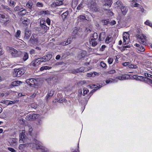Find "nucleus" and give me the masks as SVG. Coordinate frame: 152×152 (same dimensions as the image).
Listing matches in <instances>:
<instances>
[{
	"label": "nucleus",
	"instance_id": "obj_45",
	"mask_svg": "<svg viewBox=\"0 0 152 152\" xmlns=\"http://www.w3.org/2000/svg\"><path fill=\"white\" fill-rule=\"evenodd\" d=\"M72 73L73 74H76L77 73H79L80 71L78 69H74L72 71Z\"/></svg>",
	"mask_w": 152,
	"mask_h": 152
},
{
	"label": "nucleus",
	"instance_id": "obj_42",
	"mask_svg": "<svg viewBox=\"0 0 152 152\" xmlns=\"http://www.w3.org/2000/svg\"><path fill=\"white\" fill-rule=\"evenodd\" d=\"M100 65L103 68H106L107 67L106 64L103 62L101 61L100 63Z\"/></svg>",
	"mask_w": 152,
	"mask_h": 152
},
{
	"label": "nucleus",
	"instance_id": "obj_7",
	"mask_svg": "<svg viewBox=\"0 0 152 152\" xmlns=\"http://www.w3.org/2000/svg\"><path fill=\"white\" fill-rule=\"evenodd\" d=\"M35 81H37L36 80L33 78H30L27 79L26 81V82L30 86H33L35 85Z\"/></svg>",
	"mask_w": 152,
	"mask_h": 152
},
{
	"label": "nucleus",
	"instance_id": "obj_33",
	"mask_svg": "<svg viewBox=\"0 0 152 152\" xmlns=\"http://www.w3.org/2000/svg\"><path fill=\"white\" fill-rule=\"evenodd\" d=\"M115 71L114 69H112L110 71H107L106 72V74H112L115 73Z\"/></svg>",
	"mask_w": 152,
	"mask_h": 152
},
{
	"label": "nucleus",
	"instance_id": "obj_53",
	"mask_svg": "<svg viewBox=\"0 0 152 152\" xmlns=\"http://www.w3.org/2000/svg\"><path fill=\"white\" fill-rule=\"evenodd\" d=\"M30 53L31 55H34L36 53L35 50L33 49H31L30 50Z\"/></svg>",
	"mask_w": 152,
	"mask_h": 152
},
{
	"label": "nucleus",
	"instance_id": "obj_40",
	"mask_svg": "<svg viewBox=\"0 0 152 152\" xmlns=\"http://www.w3.org/2000/svg\"><path fill=\"white\" fill-rule=\"evenodd\" d=\"M131 20L130 17L129 16H127L125 19L124 22L125 23H127L130 22Z\"/></svg>",
	"mask_w": 152,
	"mask_h": 152
},
{
	"label": "nucleus",
	"instance_id": "obj_23",
	"mask_svg": "<svg viewBox=\"0 0 152 152\" xmlns=\"http://www.w3.org/2000/svg\"><path fill=\"white\" fill-rule=\"evenodd\" d=\"M74 37L73 36L69 37L68 38L66 41V44H67L68 45L69 44H70L72 42V40L74 39Z\"/></svg>",
	"mask_w": 152,
	"mask_h": 152
},
{
	"label": "nucleus",
	"instance_id": "obj_35",
	"mask_svg": "<svg viewBox=\"0 0 152 152\" xmlns=\"http://www.w3.org/2000/svg\"><path fill=\"white\" fill-rule=\"evenodd\" d=\"M1 103L4 104H12V103L9 102L8 101L5 100H2Z\"/></svg>",
	"mask_w": 152,
	"mask_h": 152
},
{
	"label": "nucleus",
	"instance_id": "obj_48",
	"mask_svg": "<svg viewBox=\"0 0 152 152\" xmlns=\"http://www.w3.org/2000/svg\"><path fill=\"white\" fill-rule=\"evenodd\" d=\"M48 11H41L39 12V13L40 15H43V14H47L48 13H47Z\"/></svg>",
	"mask_w": 152,
	"mask_h": 152
},
{
	"label": "nucleus",
	"instance_id": "obj_32",
	"mask_svg": "<svg viewBox=\"0 0 152 152\" xmlns=\"http://www.w3.org/2000/svg\"><path fill=\"white\" fill-rule=\"evenodd\" d=\"M7 15H4L0 13V22L1 23L2 20H3L6 17V16H7Z\"/></svg>",
	"mask_w": 152,
	"mask_h": 152
},
{
	"label": "nucleus",
	"instance_id": "obj_13",
	"mask_svg": "<svg viewBox=\"0 0 152 152\" xmlns=\"http://www.w3.org/2000/svg\"><path fill=\"white\" fill-rule=\"evenodd\" d=\"M20 21L22 22L23 24L27 25L29 23V20L27 18L23 17L21 18Z\"/></svg>",
	"mask_w": 152,
	"mask_h": 152
},
{
	"label": "nucleus",
	"instance_id": "obj_57",
	"mask_svg": "<svg viewBox=\"0 0 152 152\" xmlns=\"http://www.w3.org/2000/svg\"><path fill=\"white\" fill-rule=\"evenodd\" d=\"M20 30H18L16 33V37H18L20 36Z\"/></svg>",
	"mask_w": 152,
	"mask_h": 152
},
{
	"label": "nucleus",
	"instance_id": "obj_2",
	"mask_svg": "<svg viewBox=\"0 0 152 152\" xmlns=\"http://www.w3.org/2000/svg\"><path fill=\"white\" fill-rule=\"evenodd\" d=\"M38 37L36 34H32L28 42L31 43L32 44H36L38 42Z\"/></svg>",
	"mask_w": 152,
	"mask_h": 152
},
{
	"label": "nucleus",
	"instance_id": "obj_4",
	"mask_svg": "<svg viewBox=\"0 0 152 152\" xmlns=\"http://www.w3.org/2000/svg\"><path fill=\"white\" fill-rule=\"evenodd\" d=\"M31 34V32L30 30H29L28 28H25V35L23 37L24 40H28Z\"/></svg>",
	"mask_w": 152,
	"mask_h": 152
},
{
	"label": "nucleus",
	"instance_id": "obj_56",
	"mask_svg": "<svg viewBox=\"0 0 152 152\" xmlns=\"http://www.w3.org/2000/svg\"><path fill=\"white\" fill-rule=\"evenodd\" d=\"M32 129L31 127L29 126V134L31 135V134L32 133Z\"/></svg>",
	"mask_w": 152,
	"mask_h": 152
},
{
	"label": "nucleus",
	"instance_id": "obj_44",
	"mask_svg": "<svg viewBox=\"0 0 152 152\" xmlns=\"http://www.w3.org/2000/svg\"><path fill=\"white\" fill-rule=\"evenodd\" d=\"M93 10L96 11H98L99 10L98 7L96 6H91Z\"/></svg>",
	"mask_w": 152,
	"mask_h": 152
},
{
	"label": "nucleus",
	"instance_id": "obj_36",
	"mask_svg": "<svg viewBox=\"0 0 152 152\" xmlns=\"http://www.w3.org/2000/svg\"><path fill=\"white\" fill-rule=\"evenodd\" d=\"M137 0H134L132 1L133 3H132V6H134V7H138L139 6V4L136 2Z\"/></svg>",
	"mask_w": 152,
	"mask_h": 152
},
{
	"label": "nucleus",
	"instance_id": "obj_28",
	"mask_svg": "<svg viewBox=\"0 0 152 152\" xmlns=\"http://www.w3.org/2000/svg\"><path fill=\"white\" fill-rule=\"evenodd\" d=\"M142 80H144L146 82L148 83V82H149L150 83L152 84V80L149 78H147V77H143V78Z\"/></svg>",
	"mask_w": 152,
	"mask_h": 152
},
{
	"label": "nucleus",
	"instance_id": "obj_27",
	"mask_svg": "<svg viewBox=\"0 0 152 152\" xmlns=\"http://www.w3.org/2000/svg\"><path fill=\"white\" fill-rule=\"evenodd\" d=\"M101 21L102 23H103L104 25H106L110 23V21L109 19L102 20Z\"/></svg>",
	"mask_w": 152,
	"mask_h": 152
},
{
	"label": "nucleus",
	"instance_id": "obj_31",
	"mask_svg": "<svg viewBox=\"0 0 152 152\" xmlns=\"http://www.w3.org/2000/svg\"><path fill=\"white\" fill-rule=\"evenodd\" d=\"M33 5V3L31 1H29L26 4L27 7L29 9L31 8L32 6Z\"/></svg>",
	"mask_w": 152,
	"mask_h": 152
},
{
	"label": "nucleus",
	"instance_id": "obj_15",
	"mask_svg": "<svg viewBox=\"0 0 152 152\" xmlns=\"http://www.w3.org/2000/svg\"><path fill=\"white\" fill-rule=\"evenodd\" d=\"M120 8L123 14V15H126L128 11L127 8L125 6L124 7L123 6Z\"/></svg>",
	"mask_w": 152,
	"mask_h": 152
},
{
	"label": "nucleus",
	"instance_id": "obj_11",
	"mask_svg": "<svg viewBox=\"0 0 152 152\" xmlns=\"http://www.w3.org/2000/svg\"><path fill=\"white\" fill-rule=\"evenodd\" d=\"M40 64V63H39V61L37 58L35 59L34 61H32L30 64V65L31 66H35L38 65Z\"/></svg>",
	"mask_w": 152,
	"mask_h": 152
},
{
	"label": "nucleus",
	"instance_id": "obj_14",
	"mask_svg": "<svg viewBox=\"0 0 152 152\" xmlns=\"http://www.w3.org/2000/svg\"><path fill=\"white\" fill-rule=\"evenodd\" d=\"M26 135L23 133H22L19 136L20 140L23 141L24 143H25L26 139Z\"/></svg>",
	"mask_w": 152,
	"mask_h": 152
},
{
	"label": "nucleus",
	"instance_id": "obj_19",
	"mask_svg": "<svg viewBox=\"0 0 152 152\" xmlns=\"http://www.w3.org/2000/svg\"><path fill=\"white\" fill-rule=\"evenodd\" d=\"M22 83V82L18 80L12 82L11 85L13 86H18L20 85V83Z\"/></svg>",
	"mask_w": 152,
	"mask_h": 152
},
{
	"label": "nucleus",
	"instance_id": "obj_51",
	"mask_svg": "<svg viewBox=\"0 0 152 152\" xmlns=\"http://www.w3.org/2000/svg\"><path fill=\"white\" fill-rule=\"evenodd\" d=\"M83 7L82 4L81 3L78 5L77 8V10H80L81 9V8H82Z\"/></svg>",
	"mask_w": 152,
	"mask_h": 152
},
{
	"label": "nucleus",
	"instance_id": "obj_24",
	"mask_svg": "<svg viewBox=\"0 0 152 152\" xmlns=\"http://www.w3.org/2000/svg\"><path fill=\"white\" fill-rule=\"evenodd\" d=\"M52 67L51 66H43L41 67L40 69L41 71H42L44 70L49 69H51Z\"/></svg>",
	"mask_w": 152,
	"mask_h": 152
},
{
	"label": "nucleus",
	"instance_id": "obj_25",
	"mask_svg": "<svg viewBox=\"0 0 152 152\" xmlns=\"http://www.w3.org/2000/svg\"><path fill=\"white\" fill-rule=\"evenodd\" d=\"M26 12V11L25 10H23L18 12V14L19 16L25 15Z\"/></svg>",
	"mask_w": 152,
	"mask_h": 152
},
{
	"label": "nucleus",
	"instance_id": "obj_16",
	"mask_svg": "<svg viewBox=\"0 0 152 152\" xmlns=\"http://www.w3.org/2000/svg\"><path fill=\"white\" fill-rule=\"evenodd\" d=\"M5 18L3 20H2L1 23L7 24V23H8L10 21V19L8 16V15L6 16Z\"/></svg>",
	"mask_w": 152,
	"mask_h": 152
},
{
	"label": "nucleus",
	"instance_id": "obj_46",
	"mask_svg": "<svg viewBox=\"0 0 152 152\" xmlns=\"http://www.w3.org/2000/svg\"><path fill=\"white\" fill-rule=\"evenodd\" d=\"M89 92L87 88H84L83 89V96H85L86 94H87L88 92Z\"/></svg>",
	"mask_w": 152,
	"mask_h": 152
},
{
	"label": "nucleus",
	"instance_id": "obj_30",
	"mask_svg": "<svg viewBox=\"0 0 152 152\" xmlns=\"http://www.w3.org/2000/svg\"><path fill=\"white\" fill-rule=\"evenodd\" d=\"M28 56L27 53H25L23 54V60L25 61L28 58Z\"/></svg>",
	"mask_w": 152,
	"mask_h": 152
},
{
	"label": "nucleus",
	"instance_id": "obj_64",
	"mask_svg": "<svg viewBox=\"0 0 152 152\" xmlns=\"http://www.w3.org/2000/svg\"><path fill=\"white\" fill-rule=\"evenodd\" d=\"M38 60L39 61V63H40L41 62H44V60L42 59V57H41V58H38Z\"/></svg>",
	"mask_w": 152,
	"mask_h": 152
},
{
	"label": "nucleus",
	"instance_id": "obj_55",
	"mask_svg": "<svg viewBox=\"0 0 152 152\" xmlns=\"http://www.w3.org/2000/svg\"><path fill=\"white\" fill-rule=\"evenodd\" d=\"M113 59L112 58H109L108 60V63L109 64H111L113 62Z\"/></svg>",
	"mask_w": 152,
	"mask_h": 152
},
{
	"label": "nucleus",
	"instance_id": "obj_58",
	"mask_svg": "<svg viewBox=\"0 0 152 152\" xmlns=\"http://www.w3.org/2000/svg\"><path fill=\"white\" fill-rule=\"evenodd\" d=\"M8 149L11 152H16V151L13 148H8Z\"/></svg>",
	"mask_w": 152,
	"mask_h": 152
},
{
	"label": "nucleus",
	"instance_id": "obj_59",
	"mask_svg": "<svg viewBox=\"0 0 152 152\" xmlns=\"http://www.w3.org/2000/svg\"><path fill=\"white\" fill-rule=\"evenodd\" d=\"M24 119L22 118H21L19 119V123L21 124H23L24 123Z\"/></svg>",
	"mask_w": 152,
	"mask_h": 152
},
{
	"label": "nucleus",
	"instance_id": "obj_37",
	"mask_svg": "<svg viewBox=\"0 0 152 152\" xmlns=\"http://www.w3.org/2000/svg\"><path fill=\"white\" fill-rule=\"evenodd\" d=\"M126 78V77L125 75H123L122 76H119L118 77H117L116 78H118L119 80H123L125 79Z\"/></svg>",
	"mask_w": 152,
	"mask_h": 152
},
{
	"label": "nucleus",
	"instance_id": "obj_54",
	"mask_svg": "<svg viewBox=\"0 0 152 152\" xmlns=\"http://www.w3.org/2000/svg\"><path fill=\"white\" fill-rule=\"evenodd\" d=\"M37 6L38 7H42L43 6V5L42 3L38 2L37 4Z\"/></svg>",
	"mask_w": 152,
	"mask_h": 152
},
{
	"label": "nucleus",
	"instance_id": "obj_49",
	"mask_svg": "<svg viewBox=\"0 0 152 152\" xmlns=\"http://www.w3.org/2000/svg\"><path fill=\"white\" fill-rule=\"evenodd\" d=\"M10 141L11 142H13L14 143H15L17 142L16 139L15 138H11L10 140Z\"/></svg>",
	"mask_w": 152,
	"mask_h": 152
},
{
	"label": "nucleus",
	"instance_id": "obj_8",
	"mask_svg": "<svg viewBox=\"0 0 152 152\" xmlns=\"http://www.w3.org/2000/svg\"><path fill=\"white\" fill-rule=\"evenodd\" d=\"M30 142L25 143L24 144H20L18 147L19 149L21 151H23L24 149L28 147L30 144Z\"/></svg>",
	"mask_w": 152,
	"mask_h": 152
},
{
	"label": "nucleus",
	"instance_id": "obj_43",
	"mask_svg": "<svg viewBox=\"0 0 152 152\" xmlns=\"http://www.w3.org/2000/svg\"><path fill=\"white\" fill-rule=\"evenodd\" d=\"M125 34H123V44L124 45H125L126 44V43L125 42L126 40L127 39V37H125V36L124 35Z\"/></svg>",
	"mask_w": 152,
	"mask_h": 152
},
{
	"label": "nucleus",
	"instance_id": "obj_3",
	"mask_svg": "<svg viewBox=\"0 0 152 152\" xmlns=\"http://www.w3.org/2000/svg\"><path fill=\"white\" fill-rule=\"evenodd\" d=\"M137 39H139V41L140 43L143 45H145L146 44L145 41L146 39V37L145 35L142 34V36H140L139 35H137Z\"/></svg>",
	"mask_w": 152,
	"mask_h": 152
},
{
	"label": "nucleus",
	"instance_id": "obj_61",
	"mask_svg": "<svg viewBox=\"0 0 152 152\" xmlns=\"http://www.w3.org/2000/svg\"><path fill=\"white\" fill-rule=\"evenodd\" d=\"M56 5H61L63 4L62 2L61 1H57L56 2Z\"/></svg>",
	"mask_w": 152,
	"mask_h": 152
},
{
	"label": "nucleus",
	"instance_id": "obj_12",
	"mask_svg": "<svg viewBox=\"0 0 152 152\" xmlns=\"http://www.w3.org/2000/svg\"><path fill=\"white\" fill-rule=\"evenodd\" d=\"M54 90H51L50 92H48V94H47L46 96V99H47V100H48V99H50L52 96L54 94Z\"/></svg>",
	"mask_w": 152,
	"mask_h": 152
},
{
	"label": "nucleus",
	"instance_id": "obj_17",
	"mask_svg": "<svg viewBox=\"0 0 152 152\" xmlns=\"http://www.w3.org/2000/svg\"><path fill=\"white\" fill-rule=\"evenodd\" d=\"M86 52L84 51L81 52L78 54L77 57L79 59L84 58L85 56Z\"/></svg>",
	"mask_w": 152,
	"mask_h": 152
},
{
	"label": "nucleus",
	"instance_id": "obj_50",
	"mask_svg": "<svg viewBox=\"0 0 152 152\" xmlns=\"http://www.w3.org/2000/svg\"><path fill=\"white\" fill-rule=\"evenodd\" d=\"M39 142L37 141V140L35 139H34L32 140V143L33 144H34L36 145L37 144V143H38Z\"/></svg>",
	"mask_w": 152,
	"mask_h": 152
},
{
	"label": "nucleus",
	"instance_id": "obj_21",
	"mask_svg": "<svg viewBox=\"0 0 152 152\" xmlns=\"http://www.w3.org/2000/svg\"><path fill=\"white\" fill-rule=\"evenodd\" d=\"M133 78L137 80H142L143 77L142 76H138L136 75H134L133 76Z\"/></svg>",
	"mask_w": 152,
	"mask_h": 152
},
{
	"label": "nucleus",
	"instance_id": "obj_62",
	"mask_svg": "<svg viewBox=\"0 0 152 152\" xmlns=\"http://www.w3.org/2000/svg\"><path fill=\"white\" fill-rule=\"evenodd\" d=\"M116 24V22L115 20H113L112 21H110V25L113 26L115 25Z\"/></svg>",
	"mask_w": 152,
	"mask_h": 152
},
{
	"label": "nucleus",
	"instance_id": "obj_10",
	"mask_svg": "<svg viewBox=\"0 0 152 152\" xmlns=\"http://www.w3.org/2000/svg\"><path fill=\"white\" fill-rule=\"evenodd\" d=\"M52 56L51 54H49L42 57V59L44 62L48 61L50 60L52 58Z\"/></svg>",
	"mask_w": 152,
	"mask_h": 152
},
{
	"label": "nucleus",
	"instance_id": "obj_1",
	"mask_svg": "<svg viewBox=\"0 0 152 152\" xmlns=\"http://www.w3.org/2000/svg\"><path fill=\"white\" fill-rule=\"evenodd\" d=\"M24 73V69L22 68L15 69L13 73L14 76L19 77Z\"/></svg>",
	"mask_w": 152,
	"mask_h": 152
},
{
	"label": "nucleus",
	"instance_id": "obj_26",
	"mask_svg": "<svg viewBox=\"0 0 152 152\" xmlns=\"http://www.w3.org/2000/svg\"><path fill=\"white\" fill-rule=\"evenodd\" d=\"M95 40L91 39L89 40L90 43H91L92 45L93 46H95L97 44V42L95 41Z\"/></svg>",
	"mask_w": 152,
	"mask_h": 152
},
{
	"label": "nucleus",
	"instance_id": "obj_41",
	"mask_svg": "<svg viewBox=\"0 0 152 152\" xmlns=\"http://www.w3.org/2000/svg\"><path fill=\"white\" fill-rule=\"evenodd\" d=\"M58 101L60 103L65 104L66 102V100L65 99H63L61 100L59 99Z\"/></svg>",
	"mask_w": 152,
	"mask_h": 152
},
{
	"label": "nucleus",
	"instance_id": "obj_38",
	"mask_svg": "<svg viewBox=\"0 0 152 152\" xmlns=\"http://www.w3.org/2000/svg\"><path fill=\"white\" fill-rule=\"evenodd\" d=\"M137 50L141 52H143L145 50V48L142 46L137 48Z\"/></svg>",
	"mask_w": 152,
	"mask_h": 152
},
{
	"label": "nucleus",
	"instance_id": "obj_22",
	"mask_svg": "<svg viewBox=\"0 0 152 152\" xmlns=\"http://www.w3.org/2000/svg\"><path fill=\"white\" fill-rule=\"evenodd\" d=\"M115 7L117 8H121L123 6V4L120 1H118L115 4Z\"/></svg>",
	"mask_w": 152,
	"mask_h": 152
},
{
	"label": "nucleus",
	"instance_id": "obj_47",
	"mask_svg": "<svg viewBox=\"0 0 152 152\" xmlns=\"http://www.w3.org/2000/svg\"><path fill=\"white\" fill-rule=\"evenodd\" d=\"M41 149L42 150V151L43 152H48L49 151V150L48 149L43 147Z\"/></svg>",
	"mask_w": 152,
	"mask_h": 152
},
{
	"label": "nucleus",
	"instance_id": "obj_60",
	"mask_svg": "<svg viewBox=\"0 0 152 152\" xmlns=\"http://www.w3.org/2000/svg\"><path fill=\"white\" fill-rule=\"evenodd\" d=\"M46 22L47 23L48 25H50V20L49 18H47L46 20Z\"/></svg>",
	"mask_w": 152,
	"mask_h": 152
},
{
	"label": "nucleus",
	"instance_id": "obj_6",
	"mask_svg": "<svg viewBox=\"0 0 152 152\" xmlns=\"http://www.w3.org/2000/svg\"><path fill=\"white\" fill-rule=\"evenodd\" d=\"M9 51L12 55L14 57H16L18 56V51L12 48L9 47Z\"/></svg>",
	"mask_w": 152,
	"mask_h": 152
},
{
	"label": "nucleus",
	"instance_id": "obj_18",
	"mask_svg": "<svg viewBox=\"0 0 152 152\" xmlns=\"http://www.w3.org/2000/svg\"><path fill=\"white\" fill-rule=\"evenodd\" d=\"M68 11H66L65 12L63 13L61 15V17L62 19L64 20L66 18H67L68 16Z\"/></svg>",
	"mask_w": 152,
	"mask_h": 152
},
{
	"label": "nucleus",
	"instance_id": "obj_5",
	"mask_svg": "<svg viewBox=\"0 0 152 152\" xmlns=\"http://www.w3.org/2000/svg\"><path fill=\"white\" fill-rule=\"evenodd\" d=\"M43 19L40 20V26L44 30L45 32H46L47 30L49 29V28L46 25V22L45 21L43 20Z\"/></svg>",
	"mask_w": 152,
	"mask_h": 152
},
{
	"label": "nucleus",
	"instance_id": "obj_34",
	"mask_svg": "<svg viewBox=\"0 0 152 152\" xmlns=\"http://www.w3.org/2000/svg\"><path fill=\"white\" fill-rule=\"evenodd\" d=\"M92 38H91V39L96 40L98 38V35L97 34L96 32L94 33L92 36Z\"/></svg>",
	"mask_w": 152,
	"mask_h": 152
},
{
	"label": "nucleus",
	"instance_id": "obj_63",
	"mask_svg": "<svg viewBox=\"0 0 152 152\" xmlns=\"http://www.w3.org/2000/svg\"><path fill=\"white\" fill-rule=\"evenodd\" d=\"M129 62H126L125 63H124L123 64V65L124 66H128L129 65Z\"/></svg>",
	"mask_w": 152,
	"mask_h": 152
},
{
	"label": "nucleus",
	"instance_id": "obj_52",
	"mask_svg": "<svg viewBox=\"0 0 152 152\" xmlns=\"http://www.w3.org/2000/svg\"><path fill=\"white\" fill-rule=\"evenodd\" d=\"M78 18L80 20H84L86 19V17L84 15H81L78 17Z\"/></svg>",
	"mask_w": 152,
	"mask_h": 152
},
{
	"label": "nucleus",
	"instance_id": "obj_39",
	"mask_svg": "<svg viewBox=\"0 0 152 152\" xmlns=\"http://www.w3.org/2000/svg\"><path fill=\"white\" fill-rule=\"evenodd\" d=\"M37 148V149H41L43 146L40 143V142H39L38 143H37V144L36 145Z\"/></svg>",
	"mask_w": 152,
	"mask_h": 152
},
{
	"label": "nucleus",
	"instance_id": "obj_9",
	"mask_svg": "<svg viewBox=\"0 0 152 152\" xmlns=\"http://www.w3.org/2000/svg\"><path fill=\"white\" fill-rule=\"evenodd\" d=\"M36 116L35 114L31 113L29 114L26 117V119L27 120H33L36 118Z\"/></svg>",
	"mask_w": 152,
	"mask_h": 152
},
{
	"label": "nucleus",
	"instance_id": "obj_20",
	"mask_svg": "<svg viewBox=\"0 0 152 152\" xmlns=\"http://www.w3.org/2000/svg\"><path fill=\"white\" fill-rule=\"evenodd\" d=\"M105 33L104 32H102L100 33L99 36V39L100 41L103 40L105 37Z\"/></svg>",
	"mask_w": 152,
	"mask_h": 152
},
{
	"label": "nucleus",
	"instance_id": "obj_29",
	"mask_svg": "<svg viewBox=\"0 0 152 152\" xmlns=\"http://www.w3.org/2000/svg\"><path fill=\"white\" fill-rule=\"evenodd\" d=\"M113 39V37H107L106 39L105 42L107 44L109 43L110 42L112 41Z\"/></svg>",
	"mask_w": 152,
	"mask_h": 152
}]
</instances>
